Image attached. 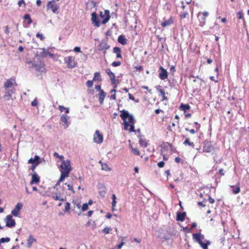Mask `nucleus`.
Here are the masks:
<instances>
[{
	"label": "nucleus",
	"mask_w": 249,
	"mask_h": 249,
	"mask_svg": "<svg viewBox=\"0 0 249 249\" xmlns=\"http://www.w3.org/2000/svg\"><path fill=\"white\" fill-rule=\"evenodd\" d=\"M120 116L124 121V129L128 130V126H130L129 131L135 132L134 127L135 120L133 116L127 111L122 110L121 111Z\"/></svg>",
	"instance_id": "1"
},
{
	"label": "nucleus",
	"mask_w": 249,
	"mask_h": 249,
	"mask_svg": "<svg viewBox=\"0 0 249 249\" xmlns=\"http://www.w3.org/2000/svg\"><path fill=\"white\" fill-rule=\"evenodd\" d=\"M60 167L61 176L55 186L59 185L61 182H62L66 178L69 176L70 173L72 170L70 160H62Z\"/></svg>",
	"instance_id": "2"
},
{
	"label": "nucleus",
	"mask_w": 249,
	"mask_h": 249,
	"mask_svg": "<svg viewBox=\"0 0 249 249\" xmlns=\"http://www.w3.org/2000/svg\"><path fill=\"white\" fill-rule=\"evenodd\" d=\"M64 61L66 64L68 68L72 69L76 67L77 62L75 60L74 56H70L65 57L64 59Z\"/></svg>",
	"instance_id": "3"
},
{
	"label": "nucleus",
	"mask_w": 249,
	"mask_h": 249,
	"mask_svg": "<svg viewBox=\"0 0 249 249\" xmlns=\"http://www.w3.org/2000/svg\"><path fill=\"white\" fill-rule=\"evenodd\" d=\"M59 8V5L56 3V0L49 1L47 4V10L51 9L53 13H56Z\"/></svg>",
	"instance_id": "4"
},
{
	"label": "nucleus",
	"mask_w": 249,
	"mask_h": 249,
	"mask_svg": "<svg viewBox=\"0 0 249 249\" xmlns=\"http://www.w3.org/2000/svg\"><path fill=\"white\" fill-rule=\"evenodd\" d=\"M69 113V110H66L65 114H62L60 117V120L64 124L65 128L69 127L70 124V117L67 115Z\"/></svg>",
	"instance_id": "5"
},
{
	"label": "nucleus",
	"mask_w": 249,
	"mask_h": 249,
	"mask_svg": "<svg viewBox=\"0 0 249 249\" xmlns=\"http://www.w3.org/2000/svg\"><path fill=\"white\" fill-rule=\"evenodd\" d=\"M109 14L110 12L108 10H106L104 12H100V17L103 19L102 21L103 24H105L108 21L110 18Z\"/></svg>",
	"instance_id": "6"
},
{
	"label": "nucleus",
	"mask_w": 249,
	"mask_h": 249,
	"mask_svg": "<svg viewBox=\"0 0 249 249\" xmlns=\"http://www.w3.org/2000/svg\"><path fill=\"white\" fill-rule=\"evenodd\" d=\"M5 222L6 223V226L8 228H13L16 225V222L12 218V215L11 214L8 215L5 219Z\"/></svg>",
	"instance_id": "7"
},
{
	"label": "nucleus",
	"mask_w": 249,
	"mask_h": 249,
	"mask_svg": "<svg viewBox=\"0 0 249 249\" xmlns=\"http://www.w3.org/2000/svg\"><path fill=\"white\" fill-rule=\"evenodd\" d=\"M17 85L14 79H10L7 80L4 85L5 90H10L13 89L14 85Z\"/></svg>",
	"instance_id": "8"
},
{
	"label": "nucleus",
	"mask_w": 249,
	"mask_h": 249,
	"mask_svg": "<svg viewBox=\"0 0 249 249\" xmlns=\"http://www.w3.org/2000/svg\"><path fill=\"white\" fill-rule=\"evenodd\" d=\"M29 64H31V67L35 68V69L36 71L39 72H44L45 71V65L43 63H39V64H34L32 63V62H29Z\"/></svg>",
	"instance_id": "9"
},
{
	"label": "nucleus",
	"mask_w": 249,
	"mask_h": 249,
	"mask_svg": "<svg viewBox=\"0 0 249 249\" xmlns=\"http://www.w3.org/2000/svg\"><path fill=\"white\" fill-rule=\"evenodd\" d=\"M193 240L198 243L200 245L202 243V240L204 238V236L200 233H195L193 234Z\"/></svg>",
	"instance_id": "10"
},
{
	"label": "nucleus",
	"mask_w": 249,
	"mask_h": 249,
	"mask_svg": "<svg viewBox=\"0 0 249 249\" xmlns=\"http://www.w3.org/2000/svg\"><path fill=\"white\" fill-rule=\"evenodd\" d=\"M93 141L97 143H101L103 141V135L100 133L99 131L96 130L93 136Z\"/></svg>",
	"instance_id": "11"
},
{
	"label": "nucleus",
	"mask_w": 249,
	"mask_h": 249,
	"mask_svg": "<svg viewBox=\"0 0 249 249\" xmlns=\"http://www.w3.org/2000/svg\"><path fill=\"white\" fill-rule=\"evenodd\" d=\"M23 207V205L20 203L18 202L17 204L16 205L15 208L12 211L11 213L14 216H18L19 213V212L20 210L21 209V208Z\"/></svg>",
	"instance_id": "12"
},
{
	"label": "nucleus",
	"mask_w": 249,
	"mask_h": 249,
	"mask_svg": "<svg viewBox=\"0 0 249 249\" xmlns=\"http://www.w3.org/2000/svg\"><path fill=\"white\" fill-rule=\"evenodd\" d=\"M91 21L94 26L99 27L100 26V21L96 13L91 14Z\"/></svg>",
	"instance_id": "13"
},
{
	"label": "nucleus",
	"mask_w": 249,
	"mask_h": 249,
	"mask_svg": "<svg viewBox=\"0 0 249 249\" xmlns=\"http://www.w3.org/2000/svg\"><path fill=\"white\" fill-rule=\"evenodd\" d=\"M15 92V89L5 90V94L3 98L5 100H9L12 99V95Z\"/></svg>",
	"instance_id": "14"
},
{
	"label": "nucleus",
	"mask_w": 249,
	"mask_h": 249,
	"mask_svg": "<svg viewBox=\"0 0 249 249\" xmlns=\"http://www.w3.org/2000/svg\"><path fill=\"white\" fill-rule=\"evenodd\" d=\"M160 72L159 73V77L161 80H165L168 77V73L165 69L160 66Z\"/></svg>",
	"instance_id": "15"
},
{
	"label": "nucleus",
	"mask_w": 249,
	"mask_h": 249,
	"mask_svg": "<svg viewBox=\"0 0 249 249\" xmlns=\"http://www.w3.org/2000/svg\"><path fill=\"white\" fill-rule=\"evenodd\" d=\"M40 158L38 156L36 155L35 156L34 158H31L28 160V163L34 164V167H36V166L38 165L40 161H39Z\"/></svg>",
	"instance_id": "16"
},
{
	"label": "nucleus",
	"mask_w": 249,
	"mask_h": 249,
	"mask_svg": "<svg viewBox=\"0 0 249 249\" xmlns=\"http://www.w3.org/2000/svg\"><path fill=\"white\" fill-rule=\"evenodd\" d=\"M213 150V146L210 142H205L203 148V151L204 152H210Z\"/></svg>",
	"instance_id": "17"
},
{
	"label": "nucleus",
	"mask_w": 249,
	"mask_h": 249,
	"mask_svg": "<svg viewBox=\"0 0 249 249\" xmlns=\"http://www.w3.org/2000/svg\"><path fill=\"white\" fill-rule=\"evenodd\" d=\"M139 139V143L142 147H146L148 145L147 141L143 138V136L140 135L138 136Z\"/></svg>",
	"instance_id": "18"
},
{
	"label": "nucleus",
	"mask_w": 249,
	"mask_h": 249,
	"mask_svg": "<svg viewBox=\"0 0 249 249\" xmlns=\"http://www.w3.org/2000/svg\"><path fill=\"white\" fill-rule=\"evenodd\" d=\"M99 47L100 50L107 51V50L109 49L110 46L108 45L107 41H103L100 43Z\"/></svg>",
	"instance_id": "19"
},
{
	"label": "nucleus",
	"mask_w": 249,
	"mask_h": 249,
	"mask_svg": "<svg viewBox=\"0 0 249 249\" xmlns=\"http://www.w3.org/2000/svg\"><path fill=\"white\" fill-rule=\"evenodd\" d=\"M40 181V178L38 175L35 173L33 174L32 177V180L30 182V184L32 185L35 183H37Z\"/></svg>",
	"instance_id": "20"
},
{
	"label": "nucleus",
	"mask_w": 249,
	"mask_h": 249,
	"mask_svg": "<svg viewBox=\"0 0 249 249\" xmlns=\"http://www.w3.org/2000/svg\"><path fill=\"white\" fill-rule=\"evenodd\" d=\"M113 53L116 54L117 58H122L121 50L119 47H115L113 49Z\"/></svg>",
	"instance_id": "21"
},
{
	"label": "nucleus",
	"mask_w": 249,
	"mask_h": 249,
	"mask_svg": "<svg viewBox=\"0 0 249 249\" xmlns=\"http://www.w3.org/2000/svg\"><path fill=\"white\" fill-rule=\"evenodd\" d=\"M36 240L35 238L33 237L32 235H30L27 239V246L28 248H31L32 246V244L34 242H36Z\"/></svg>",
	"instance_id": "22"
},
{
	"label": "nucleus",
	"mask_w": 249,
	"mask_h": 249,
	"mask_svg": "<svg viewBox=\"0 0 249 249\" xmlns=\"http://www.w3.org/2000/svg\"><path fill=\"white\" fill-rule=\"evenodd\" d=\"M50 196H51L53 199H55V200H60L61 201H64L65 200V199L61 196L60 193H57L56 194V195L52 194Z\"/></svg>",
	"instance_id": "23"
},
{
	"label": "nucleus",
	"mask_w": 249,
	"mask_h": 249,
	"mask_svg": "<svg viewBox=\"0 0 249 249\" xmlns=\"http://www.w3.org/2000/svg\"><path fill=\"white\" fill-rule=\"evenodd\" d=\"M127 40L124 35H120L119 36L118 38V41L119 43H121V44L124 45L127 43Z\"/></svg>",
	"instance_id": "24"
},
{
	"label": "nucleus",
	"mask_w": 249,
	"mask_h": 249,
	"mask_svg": "<svg viewBox=\"0 0 249 249\" xmlns=\"http://www.w3.org/2000/svg\"><path fill=\"white\" fill-rule=\"evenodd\" d=\"M186 216V213L185 212L183 213H177V220L178 221H183L185 219V217Z\"/></svg>",
	"instance_id": "25"
},
{
	"label": "nucleus",
	"mask_w": 249,
	"mask_h": 249,
	"mask_svg": "<svg viewBox=\"0 0 249 249\" xmlns=\"http://www.w3.org/2000/svg\"><path fill=\"white\" fill-rule=\"evenodd\" d=\"M173 21L172 19V18H170L169 19L167 20H164V21H163L161 23V25L162 26V27H165L170 25L173 23Z\"/></svg>",
	"instance_id": "26"
},
{
	"label": "nucleus",
	"mask_w": 249,
	"mask_h": 249,
	"mask_svg": "<svg viewBox=\"0 0 249 249\" xmlns=\"http://www.w3.org/2000/svg\"><path fill=\"white\" fill-rule=\"evenodd\" d=\"M106 96V93L103 90H101L98 94L99 100L101 104L104 102L105 97Z\"/></svg>",
	"instance_id": "27"
},
{
	"label": "nucleus",
	"mask_w": 249,
	"mask_h": 249,
	"mask_svg": "<svg viewBox=\"0 0 249 249\" xmlns=\"http://www.w3.org/2000/svg\"><path fill=\"white\" fill-rule=\"evenodd\" d=\"M106 72L108 74L110 80L112 81L113 83H114L115 80V76L114 73H113L110 69H107L106 70Z\"/></svg>",
	"instance_id": "28"
},
{
	"label": "nucleus",
	"mask_w": 249,
	"mask_h": 249,
	"mask_svg": "<svg viewBox=\"0 0 249 249\" xmlns=\"http://www.w3.org/2000/svg\"><path fill=\"white\" fill-rule=\"evenodd\" d=\"M231 188H233L234 189L232 190V193L234 194H237L239 193L240 191V188L239 186V183H237L235 187L234 186L231 185L230 186Z\"/></svg>",
	"instance_id": "29"
},
{
	"label": "nucleus",
	"mask_w": 249,
	"mask_h": 249,
	"mask_svg": "<svg viewBox=\"0 0 249 249\" xmlns=\"http://www.w3.org/2000/svg\"><path fill=\"white\" fill-rule=\"evenodd\" d=\"M93 81H101L102 78L99 72H96L94 74Z\"/></svg>",
	"instance_id": "30"
},
{
	"label": "nucleus",
	"mask_w": 249,
	"mask_h": 249,
	"mask_svg": "<svg viewBox=\"0 0 249 249\" xmlns=\"http://www.w3.org/2000/svg\"><path fill=\"white\" fill-rule=\"evenodd\" d=\"M107 193L106 189L105 187L103 188H101V189L99 191V194L100 196L103 197H105L106 194Z\"/></svg>",
	"instance_id": "31"
},
{
	"label": "nucleus",
	"mask_w": 249,
	"mask_h": 249,
	"mask_svg": "<svg viewBox=\"0 0 249 249\" xmlns=\"http://www.w3.org/2000/svg\"><path fill=\"white\" fill-rule=\"evenodd\" d=\"M102 169L105 171H110L111 168L109 167L107 164L106 163H102Z\"/></svg>",
	"instance_id": "32"
},
{
	"label": "nucleus",
	"mask_w": 249,
	"mask_h": 249,
	"mask_svg": "<svg viewBox=\"0 0 249 249\" xmlns=\"http://www.w3.org/2000/svg\"><path fill=\"white\" fill-rule=\"evenodd\" d=\"M211 244V242L209 240H207L205 243L202 242L200 246L203 249H208V246Z\"/></svg>",
	"instance_id": "33"
},
{
	"label": "nucleus",
	"mask_w": 249,
	"mask_h": 249,
	"mask_svg": "<svg viewBox=\"0 0 249 249\" xmlns=\"http://www.w3.org/2000/svg\"><path fill=\"white\" fill-rule=\"evenodd\" d=\"M183 144L185 145H190V146L192 147H194V144L193 142H190L189 141V140L188 139H186L185 141L183 142Z\"/></svg>",
	"instance_id": "34"
},
{
	"label": "nucleus",
	"mask_w": 249,
	"mask_h": 249,
	"mask_svg": "<svg viewBox=\"0 0 249 249\" xmlns=\"http://www.w3.org/2000/svg\"><path fill=\"white\" fill-rule=\"evenodd\" d=\"M206 22V18L202 17L199 19V26H203Z\"/></svg>",
	"instance_id": "35"
},
{
	"label": "nucleus",
	"mask_w": 249,
	"mask_h": 249,
	"mask_svg": "<svg viewBox=\"0 0 249 249\" xmlns=\"http://www.w3.org/2000/svg\"><path fill=\"white\" fill-rule=\"evenodd\" d=\"M157 90L160 92V96H163V95H165V91L163 89H160V86H157L156 87Z\"/></svg>",
	"instance_id": "36"
},
{
	"label": "nucleus",
	"mask_w": 249,
	"mask_h": 249,
	"mask_svg": "<svg viewBox=\"0 0 249 249\" xmlns=\"http://www.w3.org/2000/svg\"><path fill=\"white\" fill-rule=\"evenodd\" d=\"M24 19L25 20H28V23L29 24H30L32 22V20L30 18V16L27 14H25L24 16Z\"/></svg>",
	"instance_id": "37"
},
{
	"label": "nucleus",
	"mask_w": 249,
	"mask_h": 249,
	"mask_svg": "<svg viewBox=\"0 0 249 249\" xmlns=\"http://www.w3.org/2000/svg\"><path fill=\"white\" fill-rule=\"evenodd\" d=\"M65 185H67V187H68V190L71 191V192L73 193V194H74L75 193V191L73 188V186L72 185L70 184H68L67 183H65Z\"/></svg>",
	"instance_id": "38"
},
{
	"label": "nucleus",
	"mask_w": 249,
	"mask_h": 249,
	"mask_svg": "<svg viewBox=\"0 0 249 249\" xmlns=\"http://www.w3.org/2000/svg\"><path fill=\"white\" fill-rule=\"evenodd\" d=\"M10 240V238L6 237V238H1L0 239V245L1 244L3 243L4 242H8Z\"/></svg>",
	"instance_id": "39"
},
{
	"label": "nucleus",
	"mask_w": 249,
	"mask_h": 249,
	"mask_svg": "<svg viewBox=\"0 0 249 249\" xmlns=\"http://www.w3.org/2000/svg\"><path fill=\"white\" fill-rule=\"evenodd\" d=\"M53 156L55 157L58 158L60 159L61 160V162H62V160H64V157L62 155H59L57 152H54L53 154Z\"/></svg>",
	"instance_id": "40"
},
{
	"label": "nucleus",
	"mask_w": 249,
	"mask_h": 249,
	"mask_svg": "<svg viewBox=\"0 0 249 249\" xmlns=\"http://www.w3.org/2000/svg\"><path fill=\"white\" fill-rule=\"evenodd\" d=\"M93 80H88L86 82V86L89 88H91L93 86Z\"/></svg>",
	"instance_id": "41"
},
{
	"label": "nucleus",
	"mask_w": 249,
	"mask_h": 249,
	"mask_svg": "<svg viewBox=\"0 0 249 249\" xmlns=\"http://www.w3.org/2000/svg\"><path fill=\"white\" fill-rule=\"evenodd\" d=\"M111 230V229L108 227H105L103 231L105 234H108L109 233L110 231Z\"/></svg>",
	"instance_id": "42"
},
{
	"label": "nucleus",
	"mask_w": 249,
	"mask_h": 249,
	"mask_svg": "<svg viewBox=\"0 0 249 249\" xmlns=\"http://www.w3.org/2000/svg\"><path fill=\"white\" fill-rule=\"evenodd\" d=\"M89 208V205L87 203H84L82 206V211L85 212L87 211Z\"/></svg>",
	"instance_id": "43"
},
{
	"label": "nucleus",
	"mask_w": 249,
	"mask_h": 249,
	"mask_svg": "<svg viewBox=\"0 0 249 249\" xmlns=\"http://www.w3.org/2000/svg\"><path fill=\"white\" fill-rule=\"evenodd\" d=\"M70 210V204L69 202H66L64 211L65 212H69Z\"/></svg>",
	"instance_id": "44"
},
{
	"label": "nucleus",
	"mask_w": 249,
	"mask_h": 249,
	"mask_svg": "<svg viewBox=\"0 0 249 249\" xmlns=\"http://www.w3.org/2000/svg\"><path fill=\"white\" fill-rule=\"evenodd\" d=\"M132 149V152L136 155H140V152L137 148H133Z\"/></svg>",
	"instance_id": "45"
},
{
	"label": "nucleus",
	"mask_w": 249,
	"mask_h": 249,
	"mask_svg": "<svg viewBox=\"0 0 249 249\" xmlns=\"http://www.w3.org/2000/svg\"><path fill=\"white\" fill-rule=\"evenodd\" d=\"M121 62L120 61H114L112 63L111 65L113 67H118L121 65Z\"/></svg>",
	"instance_id": "46"
},
{
	"label": "nucleus",
	"mask_w": 249,
	"mask_h": 249,
	"mask_svg": "<svg viewBox=\"0 0 249 249\" xmlns=\"http://www.w3.org/2000/svg\"><path fill=\"white\" fill-rule=\"evenodd\" d=\"M189 108H190V106L188 105H184L183 104H181L179 108V109H188Z\"/></svg>",
	"instance_id": "47"
},
{
	"label": "nucleus",
	"mask_w": 249,
	"mask_h": 249,
	"mask_svg": "<svg viewBox=\"0 0 249 249\" xmlns=\"http://www.w3.org/2000/svg\"><path fill=\"white\" fill-rule=\"evenodd\" d=\"M117 203L116 200H112V210L114 211L115 210V207Z\"/></svg>",
	"instance_id": "48"
},
{
	"label": "nucleus",
	"mask_w": 249,
	"mask_h": 249,
	"mask_svg": "<svg viewBox=\"0 0 249 249\" xmlns=\"http://www.w3.org/2000/svg\"><path fill=\"white\" fill-rule=\"evenodd\" d=\"M36 36L37 37H39L41 40H43L44 39V38H45L44 36H43V35L42 34H40L39 33H38L36 35Z\"/></svg>",
	"instance_id": "49"
},
{
	"label": "nucleus",
	"mask_w": 249,
	"mask_h": 249,
	"mask_svg": "<svg viewBox=\"0 0 249 249\" xmlns=\"http://www.w3.org/2000/svg\"><path fill=\"white\" fill-rule=\"evenodd\" d=\"M37 99L36 98L34 99V100L31 103V105L33 107H36L37 106Z\"/></svg>",
	"instance_id": "50"
},
{
	"label": "nucleus",
	"mask_w": 249,
	"mask_h": 249,
	"mask_svg": "<svg viewBox=\"0 0 249 249\" xmlns=\"http://www.w3.org/2000/svg\"><path fill=\"white\" fill-rule=\"evenodd\" d=\"M22 4H24V6L25 7L26 4H25V3L24 2V0H19V1L18 2V6H21Z\"/></svg>",
	"instance_id": "51"
},
{
	"label": "nucleus",
	"mask_w": 249,
	"mask_h": 249,
	"mask_svg": "<svg viewBox=\"0 0 249 249\" xmlns=\"http://www.w3.org/2000/svg\"><path fill=\"white\" fill-rule=\"evenodd\" d=\"M237 15H238V18H239V19H242V18H243V14L242 13V12H239L237 13Z\"/></svg>",
	"instance_id": "52"
},
{
	"label": "nucleus",
	"mask_w": 249,
	"mask_h": 249,
	"mask_svg": "<svg viewBox=\"0 0 249 249\" xmlns=\"http://www.w3.org/2000/svg\"><path fill=\"white\" fill-rule=\"evenodd\" d=\"M164 162L163 161H160L158 163V166L160 167V168H162L164 166Z\"/></svg>",
	"instance_id": "53"
},
{
	"label": "nucleus",
	"mask_w": 249,
	"mask_h": 249,
	"mask_svg": "<svg viewBox=\"0 0 249 249\" xmlns=\"http://www.w3.org/2000/svg\"><path fill=\"white\" fill-rule=\"evenodd\" d=\"M73 51L75 52H76V53H79V52H81V49H80V48L79 47H75L74 49H73Z\"/></svg>",
	"instance_id": "54"
},
{
	"label": "nucleus",
	"mask_w": 249,
	"mask_h": 249,
	"mask_svg": "<svg viewBox=\"0 0 249 249\" xmlns=\"http://www.w3.org/2000/svg\"><path fill=\"white\" fill-rule=\"evenodd\" d=\"M185 130L187 131H189L191 134H195L196 131L194 129H189V128H185Z\"/></svg>",
	"instance_id": "55"
},
{
	"label": "nucleus",
	"mask_w": 249,
	"mask_h": 249,
	"mask_svg": "<svg viewBox=\"0 0 249 249\" xmlns=\"http://www.w3.org/2000/svg\"><path fill=\"white\" fill-rule=\"evenodd\" d=\"M124 244V242L123 241H121V243L117 245V248L118 249H121L123 246Z\"/></svg>",
	"instance_id": "56"
},
{
	"label": "nucleus",
	"mask_w": 249,
	"mask_h": 249,
	"mask_svg": "<svg viewBox=\"0 0 249 249\" xmlns=\"http://www.w3.org/2000/svg\"><path fill=\"white\" fill-rule=\"evenodd\" d=\"M95 89H96V90L99 91V92L101 91V90H103L101 89V85H97L95 86Z\"/></svg>",
	"instance_id": "57"
},
{
	"label": "nucleus",
	"mask_w": 249,
	"mask_h": 249,
	"mask_svg": "<svg viewBox=\"0 0 249 249\" xmlns=\"http://www.w3.org/2000/svg\"><path fill=\"white\" fill-rule=\"evenodd\" d=\"M188 15L187 12H184L183 14H182L180 16L181 18H184L186 17V16Z\"/></svg>",
	"instance_id": "58"
},
{
	"label": "nucleus",
	"mask_w": 249,
	"mask_h": 249,
	"mask_svg": "<svg viewBox=\"0 0 249 249\" xmlns=\"http://www.w3.org/2000/svg\"><path fill=\"white\" fill-rule=\"evenodd\" d=\"M203 17L205 18H207L209 16V13L208 12L205 11L202 13Z\"/></svg>",
	"instance_id": "59"
},
{
	"label": "nucleus",
	"mask_w": 249,
	"mask_h": 249,
	"mask_svg": "<svg viewBox=\"0 0 249 249\" xmlns=\"http://www.w3.org/2000/svg\"><path fill=\"white\" fill-rule=\"evenodd\" d=\"M128 96H129V99L135 101L134 96L131 94L129 93L128 94Z\"/></svg>",
	"instance_id": "60"
},
{
	"label": "nucleus",
	"mask_w": 249,
	"mask_h": 249,
	"mask_svg": "<svg viewBox=\"0 0 249 249\" xmlns=\"http://www.w3.org/2000/svg\"><path fill=\"white\" fill-rule=\"evenodd\" d=\"M209 201L210 202V203L213 204L214 202V200L213 198L209 197Z\"/></svg>",
	"instance_id": "61"
},
{
	"label": "nucleus",
	"mask_w": 249,
	"mask_h": 249,
	"mask_svg": "<svg viewBox=\"0 0 249 249\" xmlns=\"http://www.w3.org/2000/svg\"><path fill=\"white\" fill-rule=\"evenodd\" d=\"M175 160L176 162L179 163L181 160V159L178 157L175 158Z\"/></svg>",
	"instance_id": "62"
},
{
	"label": "nucleus",
	"mask_w": 249,
	"mask_h": 249,
	"mask_svg": "<svg viewBox=\"0 0 249 249\" xmlns=\"http://www.w3.org/2000/svg\"><path fill=\"white\" fill-rule=\"evenodd\" d=\"M5 33L6 34H8L9 33V28H8V27L7 26H6L5 27Z\"/></svg>",
	"instance_id": "63"
},
{
	"label": "nucleus",
	"mask_w": 249,
	"mask_h": 249,
	"mask_svg": "<svg viewBox=\"0 0 249 249\" xmlns=\"http://www.w3.org/2000/svg\"><path fill=\"white\" fill-rule=\"evenodd\" d=\"M36 3L38 6H39L41 4V1L40 0H36Z\"/></svg>",
	"instance_id": "64"
}]
</instances>
